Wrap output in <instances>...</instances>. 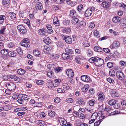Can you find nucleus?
I'll return each mask as SVG.
<instances>
[{"mask_svg": "<svg viewBox=\"0 0 126 126\" xmlns=\"http://www.w3.org/2000/svg\"><path fill=\"white\" fill-rule=\"evenodd\" d=\"M30 40L27 39H25L22 40V41L20 42V45L26 47H30Z\"/></svg>", "mask_w": 126, "mask_h": 126, "instance_id": "obj_1", "label": "nucleus"}, {"mask_svg": "<svg viewBox=\"0 0 126 126\" xmlns=\"http://www.w3.org/2000/svg\"><path fill=\"white\" fill-rule=\"evenodd\" d=\"M95 10V8L93 7L87 9L85 11V16L88 17L91 16Z\"/></svg>", "mask_w": 126, "mask_h": 126, "instance_id": "obj_2", "label": "nucleus"}, {"mask_svg": "<svg viewBox=\"0 0 126 126\" xmlns=\"http://www.w3.org/2000/svg\"><path fill=\"white\" fill-rule=\"evenodd\" d=\"M96 60L95 65L97 66L100 67L103 64L104 61L102 59L97 57Z\"/></svg>", "mask_w": 126, "mask_h": 126, "instance_id": "obj_3", "label": "nucleus"}, {"mask_svg": "<svg viewBox=\"0 0 126 126\" xmlns=\"http://www.w3.org/2000/svg\"><path fill=\"white\" fill-rule=\"evenodd\" d=\"M117 77L120 80H123L125 78V77L123 73L121 71H118L116 73Z\"/></svg>", "mask_w": 126, "mask_h": 126, "instance_id": "obj_4", "label": "nucleus"}, {"mask_svg": "<svg viewBox=\"0 0 126 126\" xmlns=\"http://www.w3.org/2000/svg\"><path fill=\"white\" fill-rule=\"evenodd\" d=\"M98 114L97 113L94 112L93 113L91 116V120H90L89 123L91 124L94 122L95 120L98 117Z\"/></svg>", "mask_w": 126, "mask_h": 126, "instance_id": "obj_5", "label": "nucleus"}, {"mask_svg": "<svg viewBox=\"0 0 126 126\" xmlns=\"http://www.w3.org/2000/svg\"><path fill=\"white\" fill-rule=\"evenodd\" d=\"M1 53L3 55L2 57L4 59H7L8 57L9 52L7 50L3 49L1 51Z\"/></svg>", "mask_w": 126, "mask_h": 126, "instance_id": "obj_6", "label": "nucleus"}, {"mask_svg": "<svg viewBox=\"0 0 126 126\" xmlns=\"http://www.w3.org/2000/svg\"><path fill=\"white\" fill-rule=\"evenodd\" d=\"M62 37L63 39L65 40L67 43L70 44L72 42V39L71 37L63 35Z\"/></svg>", "mask_w": 126, "mask_h": 126, "instance_id": "obj_7", "label": "nucleus"}, {"mask_svg": "<svg viewBox=\"0 0 126 126\" xmlns=\"http://www.w3.org/2000/svg\"><path fill=\"white\" fill-rule=\"evenodd\" d=\"M17 28L18 30L21 32L24 33L27 32V30L25 27L22 25H19L17 26Z\"/></svg>", "mask_w": 126, "mask_h": 126, "instance_id": "obj_8", "label": "nucleus"}, {"mask_svg": "<svg viewBox=\"0 0 126 126\" xmlns=\"http://www.w3.org/2000/svg\"><path fill=\"white\" fill-rule=\"evenodd\" d=\"M59 121L60 124L62 126H67L66 125L67 121L65 119L63 118L59 119Z\"/></svg>", "mask_w": 126, "mask_h": 126, "instance_id": "obj_9", "label": "nucleus"}, {"mask_svg": "<svg viewBox=\"0 0 126 126\" xmlns=\"http://www.w3.org/2000/svg\"><path fill=\"white\" fill-rule=\"evenodd\" d=\"M120 45L118 41H115L110 46V47L111 49L114 48L119 47Z\"/></svg>", "mask_w": 126, "mask_h": 126, "instance_id": "obj_10", "label": "nucleus"}, {"mask_svg": "<svg viewBox=\"0 0 126 126\" xmlns=\"http://www.w3.org/2000/svg\"><path fill=\"white\" fill-rule=\"evenodd\" d=\"M81 79L83 81L86 82H89L90 80V78L89 76L87 75H83L81 77Z\"/></svg>", "mask_w": 126, "mask_h": 126, "instance_id": "obj_11", "label": "nucleus"}, {"mask_svg": "<svg viewBox=\"0 0 126 126\" xmlns=\"http://www.w3.org/2000/svg\"><path fill=\"white\" fill-rule=\"evenodd\" d=\"M98 98L99 100L100 101H102L105 99V95L102 92H99L98 94Z\"/></svg>", "mask_w": 126, "mask_h": 126, "instance_id": "obj_12", "label": "nucleus"}, {"mask_svg": "<svg viewBox=\"0 0 126 126\" xmlns=\"http://www.w3.org/2000/svg\"><path fill=\"white\" fill-rule=\"evenodd\" d=\"M66 73L68 77L70 78H72L74 76V72L71 69H68Z\"/></svg>", "mask_w": 126, "mask_h": 126, "instance_id": "obj_13", "label": "nucleus"}, {"mask_svg": "<svg viewBox=\"0 0 126 126\" xmlns=\"http://www.w3.org/2000/svg\"><path fill=\"white\" fill-rule=\"evenodd\" d=\"M10 77L12 79L16 81H20V79L15 75H11L10 76Z\"/></svg>", "mask_w": 126, "mask_h": 126, "instance_id": "obj_14", "label": "nucleus"}, {"mask_svg": "<svg viewBox=\"0 0 126 126\" xmlns=\"http://www.w3.org/2000/svg\"><path fill=\"white\" fill-rule=\"evenodd\" d=\"M46 84L47 87L50 89L53 88L54 86V84L53 82L50 81H48L47 82Z\"/></svg>", "mask_w": 126, "mask_h": 126, "instance_id": "obj_15", "label": "nucleus"}, {"mask_svg": "<svg viewBox=\"0 0 126 126\" xmlns=\"http://www.w3.org/2000/svg\"><path fill=\"white\" fill-rule=\"evenodd\" d=\"M70 16L72 17H76L77 16L76 11L74 10H71L70 12Z\"/></svg>", "mask_w": 126, "mask_h": 126, "instance_id": "obj_16", "label": "nucleus"}, {"mask_svg": "<svg viewBox=\"0 0 126 126\" xmlns=\"http://www.w3.org/2000/svg\"><path fill=\"white\" fill-rule=\"evenodd\" d=\"M110 5V3H109L106 0H105L102 3V5L104 7L108 8Z\"/></svg>", "mask_w": 126, "mask_h": 126, "instance_id": "obj_17", "label": "nucleus"}, {"mask_svg": "<svg viewBox=\"0 0 126 126\" xmlns=\"http://www.w3.org/2000/svg\"><path fill=\"white\" fill-rule=\"evenodd\" d=\"M36 123L41 126H46L47 125L45 122L41 120H37L36 122Z\"/></svg>", "mask_w": 126, "mask_h": 126, "instance_id": "obj_18", "label": "nucleus"}, {"mask_svg": "<svg viewBox=\"0 0 126 126\" xmlns=\"http://www.w3.org/2000/svg\"><path fill=\"white\" fill-rule=\"evenodd\" d=\"M43 41L44 43L47 44H49L51 41L50 38L47 37H45L43 38Z\"/></svg>", "mask_w": 126, "mask_h": 126, "instance_id": "obj_19", "label": "nucleus"}, {"mask_svg": "<svg viewBox=\"0 0 126 126\" xmlns=\"http://www.w3.org/2000/svg\"><path fill=\"white\" fill-rule=\"evenodd\" d=\"M19 98L20 99L25 100V101L28 99V96L25 94H19Z\"/></svg>", "mask_w": 126, "mask_h": 126, "instance_id": "obj_20", "label": "nucleus"}, {"mask_svg": "<svg viewBox=\"0 0 126 126\" xmlns=\"http://www.w3.org/2000/svg\"><path fill=\"white\" fill-rule=\"evenodd\" d=\"M35 8L37 10H42L43 8L42 4L40 2H38L36 5Z\"/></svg>", "mask_w": 126, "mask_h": 126, "instance_id": "obj_21", "label": "nucleus"}, {"mask_svg": "<svg viewBox=\"0 0 126 126\" xmlns=\"http://www.w3.org/2000/svg\"><path fill=\"white\" fill-rule=\"evenodd\" d=\"M62 58L64 60L68 59H70V55L66 53H64L62 54Z\"/></svg>", "mask_w": 126, "mask_h": 126, "instance_id": "obj_22", "label": "nucleus"}, {"mask_svg": "<svg viewBox=\"0 0 126 126\" xmlns=\"http://www.w3.org/2000/svg\"><path fill=\"white\" fill-rule=\"evenodd\" d=\"M10 2V0H2V4L5 7L8 6L9 5Z\"/></svg>", "mask_w": 126, "mask_h": 126, "instance_id": "obj_23", "label": "nucleus"}, {"mask_svg": "<svg viewBox=\"0 0 126 126\" xmlns=\"http://www.w3.org/2000/svg\"><path fill=\"white\" fill-rule=\"evenodd\" d=\"M38 34L40 35H44L46 33V30L44 29H39L38 30Z\"/></svg>", "mask_w": 126, "mask_h": 126, "instance_id": "obj_24", "label": "nucleus"}, {"mask_svg": "<svg viewBox=\"0 0 126 126\" xmlns=\"http://www.w3.org/2000/svg\"><path fill=\"white\" fill-rule=\"evenodd\" d=\"M62 31L64 33L68 34L71 32V30L69 28L64 27Z\"/></svg>", "mask_w": 126, "mask_h": 126, "instance_id": "obj_25", "label": "nucleus"}, {"mask_svg": "<svg viewBox=\"0 0 126 126\" xmlns=\"http://www.w3.org/2000/svg\"><path fill=\"white\" fill-rule=\"evenodd\" d=\"M9 15L11 18L12 19H14L16 18V14L13 12H10L9 14Z\"/></svg>", "mask_w": 126, "mask_h": 126, "instance_id": "obj_26", "label": "nucleus"}, {"mask_svg": "<svg viewBox=\"0 0 126 126\" xmlns=\"http://www.w3.org/2000/svg\"><path fill=\"white\" fill-rule=\"evenodd\" d=\"M16 55V53L14 51H11L9 52L8 55L12 57L15 56Z\"/></svg>", "mask_w": 126, "mask_h": 126, "instance_id": "obj_27", "label": "nucleus"}, {"mask_svg": "<svg viewBox=\"0 0 126 126\" xmlns=\"http://www.w3.org/2000/svg\"><path fill=\"white\" fill-rule=\"evenodd\" d=\"M19 16L22 18H25L26 17V13L22 11H19Z\"/></svg>", "mask_w": 126, "mask_h": 126, "instance_id": "obj_28", "label": "nucleus"}, {"mask_svg": "<svg viewBox=\"0 0 126 126\" xmlns=\"http://www.w3.org/2000/svg\"><path fill=\"white\" fill-rule=\"evenodd\" d=\"M94 50L96 52H100L102 51V48L98 46L94 47Z\"/></svg>", "mask_w": 126, "mask_h": 126, "instance_id": "obj_29", "label": "nucleus"}, {"mask_svg": "<svg viewBox=\"0 0 126 126\" xmlns=\"http://www.w3.org/2000/svg\"><path fill=\"white\" fill-rule=\"evenodd\" d=\"M47 74L48 76L52 79H54L55 77V76L54 75L53 72L51 71L48 72Z\"/></svg>", "mask_w": 126, "mask_h": 126, "instance_id": "obj_30", "label": "nucleus"}, {"mask_svg": "<svg viewBox=\"0 0 126 126\" xmlns=\"http://www.w3.org/2000/svg\"><path fill=\"white\" fill-rule=\"evenodd\" d=\"M76 17H74L73 18L71 21L72 23L74 25L76 24L79 21V19L77 18Z\"/></svg>", "mask_w": 126, "mask_h": 126, "instance_id": "obj_31", "label": "nucleus"}, {"mask_svg": "<svg viewBox=\"0 0 126 126\" xmlns=\"http://www.w3.org/2000/svg\"><path fill=\"white\" fill-rule=\"evenodd\" d=\"M97 58L96 57H92L89 59V61L90 63H94L95 64V62L96 61V59Z\"/></svg>", "mask_w": 126, "mask_h": 126, "instance_id": "obj_32", "label": "nucleus"}, {"mask_svg": "<svg viewBox=\"0 0 126 126\" xmlns=\"http://www.w3.org/2000/svg\"><path fill=\"white\" fill-rule=\"evenodd\" d=\"M120 20V18L118 16H115L113 17L112 19L113 21L115 23H117Z\"/></svg>", "mask_w": 126, "mask_h": 126, "instance_id": "obj_33", "label": "nucleus"}, {"mask_svg": "<svg viewBox=\"0 0 126 126\" xmlns=\"http://www.w3.org/2000/svg\"><path fill=\"white\" fill-rule=\"evenodd\" d=\"M116 101L112 99L109 101L108 102V104L110 106H112L115 104Z\"/></svg>", "mask_w": 126, "mask_h": 126, "instance_id": "obj_34", "label": "nucleus"}, {"mask_svg": "<svg viewBox=\"0 0 126 126\" xmlns=\"http://www.w3.org/2000/svg\"><path fill=\"white\" fill-rule=\"evenodd\" d=\"M25 72V71L22 69H19L17 71L18 73L20 75H23L24 74Z\"/></svg>", "mask_w": 126, "mask_h": 126, "instance_id": "obj_35", "label": "nucleus"}, {"mask_svg": "<svg viewBox=\"0 0 126 126\" xmlns=\"http://www.w3.org/2000/svg\"><path fill=\"white\" fill-rule=\"evenodd\" d=\"M61 81V80L59 79H55L54 80V86L56 87L58 86L60 83Z\"/></svg>", "mask_w": 126, "mask_h": 126, "instance_id": "obj_36", "label": "nucleus"}, {"mask_svg": "<svg viewBox=\"0 0 126 126\" xmlns=\"http://www.w3.org/2000/svg\"><path fill=\"white\" fill-rule=\"evenodd\" d=\"M114 55L112 53H110L109 55L107 56L105 59V61H107L108 60L111 59L112 57H113Z\"/></svg>", "mask_w": 126, "mask_h": 126, "instance_id": "obj_37", "label": "nucleus"}, {"mask_svg": "<svg viewBox=\"0 0 126 126\" xmlns=\"http://www.w3.org/2000/svg\"><path fill=\"white\" fill-rule=\"evenodd\" d=\"M5 19V17L4 15H0V24H1L3 22L4 20Z\"/></svg>", "mask_w": 126, "mask_h": 126, "instance_id": "obj_38", "label": "nucleus"}, {"mask_svg": "<svg viewBox=\"0 0 126 126\" xmlns=\"http://www.w3.org/2000/svg\"><path fill=\"white\" fill-rule=\"evenodd\" d=\"M47 67L48 69H50L51 70H53L55 69V65L52 64L48 65Z\"/></svg>", "mask_w": 126, "mask_h": 126, "instance_id": "obj_39", "label": "nucleus"}, {"mask_svg": "<svg viewBox=\"0 0 126 126\" xmlns=\"http://www.w3.org/2000/svg\"><path fill=\"white\" fill-rule=\"evenodd\" d=\"M48 114L50 117H53L55 116V113L53 111H49L48 112Z\"/></svg>", "mask_w": 126, "mask_h": 126, "instance_id": "obj_40", "label": "nucleus"}, {"mask_svg": "<svg viewBox=\"0 0 126 126\" xmlns=\"http://www.w3.org/2000/svg\"><path fill=\"white\" fill-rule=\"evenodd\" d=\"M63 87L64 89L65 90H67L69 88V85L66 83H64L63 84Z\"/></svg>", "mask_w": 126, "mask_h": 126, "instance_id": "obj_41", "label": "nucleus"}, {"mask_svg": "<svg viewBox=\"0 0 126 126\" xmlns=\"http://www.w3.org/2000/svg\"><path fill=\"white\" fill-rule=\"evenodd\" d=\"M89 86L88 85H85L82 89V90L83 92H86L89 88Z\"/></svg>", "mask_w": 126, "mask_h": 126, "instance_id": "obj_42", "label": "nucleus"}, {"mask_svg": "<svg viewBox=\"0 0 126 126\" xmlns=\"http://www.w3.org/2000/svg\"><path fill=\"white\" fill-rule=\"evenodd\" d=\"M3 108L4 110L5 111H8L9 110H11V106L7 105L4 106Z\"/></svg>", "mask_w": 126, "mask_h": 126, "instance_id": "obj_43", "label": "nucleus"}, {"mask_svg": "<svg viewBox=\"0 0 126 126\" xmlns=\"http://www.w3.org/2000/svg\"><path fill=\"white\" fill-rule=\"evenodd\" d=\"M51 57L54 59H56L58 58L60 55L58 54H52L51 55Z\"/></svg>", "mask_w": 126, "mask_h": 126, "instance_id": "obj_44", "label": "nucleus"}, {"mask_svg": "<svg viewBox=\"0 0 126 126\" xmlns=\"http://www.w3.org/2000/svg\"><path fill=\"white\" fill-rule=\"evenodd\" d=\"M120 23L122 25V26H124L126 24V19L124 18L120 19Z\"/></svg>", "mask_w": 126, "mask_h": 126, "instance_id": "obj_45", "label": "nucleus"}, {"mask_svg": "<svg viewBox=\"0 0 126 126\" xmlns=\"http://www.w3.org/2000/svg\"><path fill=\"white\" fill-rule=\"evenodd\" d=\"M18 103L21 104L23 105H24L26 101L25 100H23L21 99H20L19 98H18V99L17 100Z\"/></svg>", "mask_w": 126, "mask_h": 126, "instance_id": "obj_46", "label": "nucleus"}, {"mask_svg": "<svg viewBox=\"0 0 126 126\" xmlns=\"http://www.w3.org/2000/svg\"><path fill=\"white\" fill-rule=\"evenodd\" d=\"M33 54L35 56H38L40 54V52L38 50H35L33 51Z\"/></svg>", "mask_w": 126, "mask_h": 126, "instance_id": "obj_47", "label": "nucleus"}, {"mask_svg": "<svg viewBox=\"0 0 126 126\" xmlns=\"http://www.w3.org/2000/svg\"><path fill=\"white\" fill-rule=\"evenodd\" d=\"M83 44L84 46L86 47H88L90 45L89 42L88 41L86 40L83 42Z\"/></svg>", "mask_w": 126, "mask_h": 126, "instance_id": "obj_48", "label": "nucleus"}, {"mask_svg": "<svg viewBox=\"0 0 126 126\" xmlns=\"http://www.w3.org/2000/svg\"><path fill=\"white\" fill-rule=\"evenodd\" d=\"M93 32L94 33V35L96 36V37L98 38L99 37V34L98 32L96 30H95L93 31Z\"/></svg>", "mask_w": 126, "mask_h": 126, "instance_id": "obj_49", "label": "nucleus"}, {"mask_svg": "<svg viewBox=\"0 0 126 126\" xmlns=\"http://www.w3.org/2000/svg\"><path fill=\"white\" fill-rule=\"evenodd\" d=\"M78 103L81 106H84L85 105V103L84 100L82 99L79 100L78 101Z\"/></svg>", "mask_w": 126, "mask_h": 126, "instance_id": "obj_50", "label": "nucleus"}, {"mask_svg": "<svg viewBox=\"0 0 126 126\" xmlns=\"http://www.w3.org/2000/svg\"><path fill=\"white\" fill-rule=\"evenodd\" d=\"M112 108L110 107L107 106H106L104 109V110L108 112L112 110Z\"/></svg>", "mask_w": 126, "mask_h": 126, "instance_id": "obj_51", "label": "nucleus"}, {"mask_svg": "<svg viewBox=\"0 0 126 126\" xmlns=\"http://www.w3.org/2000/svg\"><path fill=\"white\" fill-rule=\"evenodd\" d=\"M65 51L66 53L69 54H72L73 53V51L72 50L68 48H66L65 49Z\"/></svg>", "mask_w": 126, "mask_h": 126, "instance_id": "obj_52", "label": "nucleus"}, {"mask_svg": "<svg viewBox=\"0 0 126 126\" xmlns=\"http://www.w3.org/2000/svg\"><path fill=\"white\" fill-rule=\"evenodd\" d=\"M95 102V101L94 100H92L89 101V104L91 106H93Z\"/></svg>", "mask_w": 126, "mask_h": 126, "instance_id": "obj_53", "label": "nucleus"}, {"mask_svg": "<svg viewBox=\"0 0 126 126\" xmlns=\"http://www.w3.org/2000/svg\"><path fill=\"white\" fill-rule=\"evenodd\" d=\"M19 95H18L17 93H16L13 94L12 96V98L14 100H16L19 98Z\"/></svg>", "mask_w": 126, "mask_h": 126, "instance_id": "obj_54", "label": "nucleus"}, {"mask_svg": "<svg viewBox=\"0 0 126 126\" xmlns=\"http://www.w3.org/2000/svg\"><path fill=\"white\" fill-rule=\"evenodd\" d=\"M86 54L87 56H91L93 54V53L91 50L88 49L87 51Z\"/></svg>", "mask_w": 126, "mask_h": 126, "instance_id": "obj_55", "label": "nucleus"}, {"mask_svg": "<svg viewBox=\"0 0 126 126\" xmlns=\"http://www.w3.org/2000/svg\"><path fill=\"white\" fill-rule=\"evenodd\" d=\"M109 74L112 76H113L115 75V72L113 70L111 69L109 71Z\"/></svg>", "mask_w": 126, "mask_h": 126, "instance_id": "obj_56", "label": "nucleus"}, {"mask_svg": "<svg viewBox=\"0 0 126 126\" xmlns=\"http://www.w3.org/2000/svg\"><path fill=\"white\" fill-rule=\"evenodd\" d=\"M107 66L108 67L111 68L113 66V63L111 62H109L107 63Z\"/></svg>", "mask_w": 126, "mask_h": 126, "instance_id": "obj_57", "label": "nucleus"}, {"mask_svg": "<svg viewBox=\"0 0 126 126\" xmlns=\"http://www.w3.org/2000/svg\"><path fill=\"white\" fill-rule=\"evenodd\" d=\"M120 113V111H114L109 114V116L114 115L115 114H118Z\"/></svg>", "mask_w": 126, "mask_h": 126, "instance_id": "obj_58", "label": "nucleus"}, {"mask_svg": "<svg viewBox=\"0 0 126 126\" xmlns=\"http://www.w3.org/2000/svg\"><path fill=\"white\" fill-rule=\"evenodd\" d=\"M42 106V103L41 102H36L35 105H34V107H40Z\"/></svg>", "mask_w": 126, "mask_h": 126, "instance_id": "obj_59", "label": "nucleus"}, {"mask_svg": "<svg viewBox=\"0 0 126 126\" xmlns=\"http://www.w3.org/2000/svg\"><path fill=\"white\" fill-rule=\"evenodd\" d=\"M57 91L59 93H64L65 92L64 90L61 88L58 89Z\"/></svg>", "mask_w": 126, "mask_h": 126, "instance_id": "obj_60", "label": "nucleus"}, {"mask_svg": "<svg viewBox=\"0 0 126 126\" xmlns=\"http://www.w3.org/2000/svg\"><path fill=\"white\" fill-rule=\"evenodd\" d=\"M95 93L94 90L93 88H91L89 90V93L90 94H93Z\"/></svg>", "mask_w": 126, "mask_h": 126, "instance_id": "obj_61", "label": "nucleus"}, {"mask_svg": "<svg viewBox=\"0 0 126 126\" xmlns=\"http://www.w3.org/2000/svg\"><path fill=\"white\" fill-rule=\"evenodd\" d=\"M83 7V6L82 5H79L78 7L77 10L79 11L80 12L82 10Z\"/></svg>", "mask_w": 126, "mask_h": 126, "instance_id": "obj_62", "label": "nucleus"}, {"mask_svg": "<svg viewBox=\"0 0 126 126\" xmlns=\"http://www.w3.org/2000/svg\"><path fill=\"white\" fill-rule=\"evenodd\" d=\"M44 83V81L42 80H38L36 82V83L38 85H42Z\"/></svg>", "mask_w": 126, "mask_h": 126, "instance_id": "obj_63", "label": "nucleus"}, {"mask_svg": "<svg viewBox=\"0 0 126 126\" xmlns=\"http://www.w3.org/2000/svg\"><path fill=\"white\" fill-rule=\"evenodd\" d=\"M23 110L22 108H16L15 109L14 111L16 112H17L18 111H21Z\"/></svg>", "mask_w": 126, "mask_h": 126, "instance_id": "obj_64", "label": "nucleus"}]
</instances>
